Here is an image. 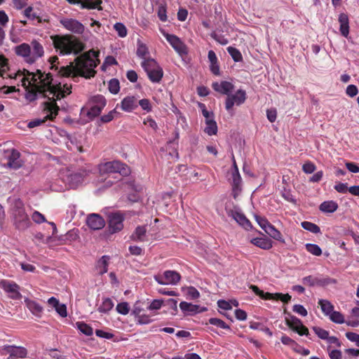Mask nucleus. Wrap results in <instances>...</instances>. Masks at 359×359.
Here are the masks:
<instances>
[{
	"label": "nucleus",
	"instance_id": "1",
	"mask_svg": "<svg viewBox=\"0 0 359 359\" xmlns=\"http://www.w3.org/2000/svg\"><path fill=\"white\" fill-rule=\"evenodd\" d=\"M16 76H23L21 81L26 90L25 98L30 102L35 101L39 95L49 99V95L55 94L59 89V86L53 83V75L41 69L31 72L23 69L19 70Z\"/></svg>",
	"mask_w": 359,
	"mask_h": 359
},
{
	"label": "nucleus",
	"instance_id": "2",
	"mask_svg": "<svg viewBox=\"0 0 359 359\" xmlns=\"http://www.w3.org/2000/svg\"><path fill=\"white\" fill-rule=\"evenodd\" d=\"M74 62H74H71L69 65L61 67L58 74L64 77L72 75L73 78L80 76L86 79H90L95 76L96 72L94 69L97 67V63L94 58L89 55V53H84L77 57Z\"/></svg>",
	"mask_w": 359,
	"mask_h": 359
},
{
	"label": "nucleus",
	"instance_id": "3",
	"mask_svg": "<svg viewBox=\"0 0 359 359\" xmlns=\"http://www.w3.org/2000/svg\"><path fill=\"white\" fill-rule=\"evenodd\" d=\"M54 48L61 55L78 54L84 49V45L72 35H54L51 36Z\"/></svg>",
	"mask_w": 359,
	"mask_h": 359
},
{
	"label": "nucleus",
	"instance_id": "4",
	"mask_svg": "<svg viewBox=\"0 0 359 359\" xmlns=\"http://www.w3.org/2000/svg\"><path fill=\"white\" fill-rule=\"evenodd\" d=\"M11 212L13 224L19 231L27 229L31 224L28 215L25 212L22 201L18 198H13L11 204Z\"/></svg>",
	"mask_w": 359,
	"mask_h": 359
},
{
	"label": "nucleus",
	"instance_id": "5",
	"mask_svg": "<svg viewBox=\"0 0 359 359\" xmlns=\"http://www.w3.org/2000/svg\"><path fill=\"white\" fill-rule=\"evenodd\" d=\"M99 170L101 175L119 173L123 176H126L130 174L128 166L119 161H109L100 164Z\"/></svg>",
	"mask_w": 359,
	"mask_h": 359
},
{
	"label": "nucleus",
	"instance_id": "6",
	"mask_svg": "<svg viewBox=\"0 0 359 359\" xmlns=\"http://www.w3.org/2000/svg\"><path fill=\"white\" fill-rule=\"evenodd\" d=\"M44 104V111L48 112L43 118H35L30 121L27 127L33 128L43 124L47 120H53L58 114L59 107L53 100V102H46Z\"/></svg>",
	"mask_w": 359,
	"mask_h": 359
},
{
	"label": "nucleus",
	"instance_id": "7",
	"mask_svg": "<svg viewBox=\"0 0 359 359\" xmlns=\"http://www.w3.org/2000/svg\"><path fill=\"white\" fill-rule=\"evenodd\" d=\"M250 289L252 290V292L257 296H259L262 299L266 300H280L283 303H288L291 300V296L289 294H283V293H270L265 292L263 290H260L257 285H250Z\"/></svg>",
	"mask_w": 359,
	"mask_h": 359
},
{
	"label": "nucleus",
	"instance_id": "8",
	"mask_svg": "<svg viewBox=\"0 0 359 359\" xmlns=\"http://www.w3.org/2000/svg\"><path fill=\"white\" fill-rule=\"evenodd\" d=\"M107 100L102 95H96L90 100V109L87 113L89 118H93L98 116L102 110L106 106Z\"/></svg>",
	"mask_w": 359,
	"mask_h": 359
},
{
	"label": "nucleus",
	"instance_id": "9",
	"mask_svg": "<svg viewBox=\"0 0 359 359\" xmlns=\"http://www.w3.org/2000/svg\"><path fill=\"white\" fill-rule=\"evenodd\" d=\"M61 175L63 181L67 182L71 188H76L83 182L87 175V172L86 170L72 172L67 170L66 172H62Z\"/></svg>",
	"mask_w": 359,
	"mask_h": 359
},
{
	"label": "nucleus",
	"instance_id": "10",
	"mask_svg": "<svg viewBox=\"0 0 359 359\" xmlns=\"http://www.w3.org/2000/svg\"><path fill=\"white\" fill-rule=\"evenodd\" d=\"M246 99V92L244 90L239 89L235 94L228 95L225 101V108L229 111L232 109L234 104L239 106L243 104Z\"/></svg>",
	"mask_w": 359,
	"mask_h": 359
},
{
	"label": "nucleus",
	"instance_id": "11",
	"mask_svg": "<svg viewBox=\"0 0 359 359\" xmlns=\"http://www.w3.org/2000/svg\"><path fill=\"white\" fill-rule=\"evenodd\" d=\"M124 216L120 212L111 213L109 216V231L113 234L121 231L123 228Z\"/></svg>",
	"mask_w": 359,
	"mask_h": 359
},
{
	"label": "nucleus",
	"instance_id": "12",
	"mask_svg": "<svg viewBox=\"0 0 359 359\" xmlns=\"http://www.w3.org/2000/svg\"><path fill=\"white\" fill-rule=\"evenodd\" d=\"M289 317L285 318L287 325L292 330L297 332L300 336H308L309 332L308 328L304 326L302 321L294 316L288 313Z\"/></svg>",
	"mask_w": 359,
	"mask_h": 359
},
{
	"label": "nucleus",
	"instance_id": "13",
	"mask_svg": "<svg viewBox=\"0 0 359 359\" xmlns=\"http://www.w3.org/2000/svg\"><path fill=\"white\" fill-rule=\"evenodd\" d=\"M60 24L69 32L81 34L85 31L84 25L77 20L72 18H63L60 20Z\"/></svg>",
	"mask_w": 359,
	"mask_h": 359
},
{
	"label": "nucleus",
	"instance_id": "14",
	"mask_svg": "<svg viewBox=\"0 0 359 359\" xmlns=\"http://www.w3.org/2000/svg\"><path fill=\"white\" fill-rule=\"evenodd\" d=\"M0 287L7 293L9 297L13 299H20L22 297L19 292L20 286L13 281L2 280L0 281Z\"/></svg>",
	"mask_w": 359,
	"mask_h": 359
},
{
	"label": "nucleus",
	"instance_id": "15",
	"mask_svg": "<svg viewBox=\"0 0 359 359\" xmlns=\"http://www.w3.org/2000/svg\"><path fill=\"white\" fill-rule=\"evenodd\" d=\"M302 283L309 287H313L315 285L325 286L330 284L337 283V280L330 277L318 278L313 276H308L302 278Z\"/></svg>",
	"mask_w": 359,
	"mask_h": 359
},
{
	"label": "nucleus",
	"instance_id": "16",
	"mask_svg": "<svg viewBox=\"0 0 359 359\" xmlns=\"http://www.w3.org/2000/svg\"><path fill=\"white\" fill-rule=\"evenodd\" d=\"M4 350L9 354L7 359L25 358L27 355V349L22 346H6Z\"/></svg>",
	"mask_w": 359,
	"mask_h": 359
},
{
	"label": "nucleus",
	"instance_id": "17",
	"mask_svg": "<svg viewBox=\"0 0 359 359\" xmlns=\"http://www.w3.org/2000/svg\"><path fill=\"white\" fill-rule=\"evenodd\" d=\"M87 224L93 230H100L105 225V221L99 214L93 213L87 217Z\"/></svg>",
	"mask_w": 359,
	"mask_h": 359
},
{
	"label": "nucleus",
	"instance_id": "18",
	"mask_svg": "<svg viewBox=\"0 0 359 359\" xmlns=\"http://www.w3.org/2000/svg\"><path fill=\"white\" fill-rule=\"evenodd\" d=\"M166 40L170 46L180 54L187 53V48L184 43L177 36L170 34H165Z\"/></svg>",
	"mask_w": 359,
	"mask_h": 359
},
{
	"label": "nucleus",
	"instance_id": "19",
	"mask_svg": "<svg viewBox=\"0 0 359 359\" xmlns=\"http://www.w3.org/2000/svg\"><path fill=\"white\" fill-rule=\"evenodd\" d=\"M29 45L31 46L29 64H33L43 55L44 50L43 46L36 40H33Z\"/></svg>",
	"mask_w": 359,
	"mask_h": 359
},
{
	"label": "nucleus",
	"instance_id": "20",
	"mask_svg": "<svg viewBox=\"0 0 359 359\" xmlns=\"http://www.w3.org/2000/svg\"><path fill=\"white\" fill-rule=\"evenodd\" d=\"M20 154L15 149H12L8 152L6 156L7 162L6 165L8 168L12 169H18L22 166V163L20 159Z\"/></svg>",
	"mask_w": 359,
	"mask_h": 359
},
{
	"label": "nucleus",
	"instance_id": "21",
	"mask_svg": "<svg viewBox=\"0 0 359 359\" xmlns=\"http://www.w3.org/2000/svg\"><path fill=\"white\" fill-rule=\"evenodd\" d=\"M180 308L186 315L190 316L207 311L205 307L201 308L198 305L192 304L187 302H182L180 304Z\"/></svg>",
	"mask_w": 359,
	"mask_h": 359
},
{
	"label": "nucleus",
	"instance_id": "22",
	"mask_svg": "<svg viewBox=\"0 0 359 359\" xmlns=\"http://www.w3.org/2000/svg\"><path fill=\"white\" fill-rule=\"evenodd\" d=\"M242 179L239 174L238 169L232 172V196L234 199L238 196L242 190Z\"/></svg>",
	"mask_w": 359,
	"mask_h": 359
},
{
	"label": "nucleus",
	"instance_id": "23",
	"mask_svg": "<svg viewBox=\"0 0 359 359\" xmlns=\"http://www.w3.org/2000/svg\"><path fill=\"white\" fill-rule=\"evenodd\" d=\"M55 86H59V89L55 94H52V97H49L50 102L54 100L56 102V100H60L72 93V85L65 83L62 86L61 83H58Z\"/></svg>",
	"mask_w": 359,
	"mask_h": 359
},
{
	"label": "nucleus",
	"instance_id": "24",
	"mask_svg": "<svg viewBox=\"0 0 359 359\" xmlns=\"http://www.w3.org/2000/svg\"><path fill=\"white\" fill-rule=\"evenodd\" d=\"M212 87L215 91L227 96L234 88V86L231 82L226 81L220 83L214 82L212 84Z\"/></svg>",
	"mask_w": 359,
	"mask_h": 359
},
{
	"label": "nucleus",
	"instance_id": "25",
	"mask_svg": "<svg viewBox=\"0 0 359 359\" xmlns=\"http://www.w3.org/2000/svg\"><path fill=\"white\" fill-rule=\"evenodd\" d=\"M229 215L231 216L237 223H238L246 230L252 229V226L251 222L243 213L238 211L231 210L230 213H229Z\"/></svg>",
	"mask_w": 359,
	"mask_h": 359
},
{
	"label": "nucleus",
	"instance_id": "26",
	"mask_svg": "<svg viewBox=\"0 0 359 359\" xmlns=\"http://www.w3.org/2000/svg\"><path fill=\"white\" fill-rule=\"evenodd\" d=\"M137 107V99L135 96H127L121 102L123 111L130 112Z\"/></svg>",
	"mask_w": 359,
	"mask_h": 359
},
{
	"label": "nucleus",
	"instance_id": "27",
	"mask_svg": "<svg viewBox=\"0 0 359 359\" xmlns=\"http://www.w3.org/2000/svg\"><path fill=\"white\" fill-rule=\"evenodd\" d=\"M15 53L17 55L22 57L25 62L29 64L31 57V46L29 44L23 43L15 46Z\"/></svg>",
	"mask_w": 359,
	"mask_h": 359
},
{
	"label": "nucleus",
	"instance_id": "28",
	"mask_svg": "<svg viewBox=\"0 0 359 359\" xmlns=\"http://www.w3.org/2000/svg\"><path fill=\"white\" fill-rule=\"evenodd\" d=\"M147 232L146 226H137L130 236V239L136 242H144L147 241Z\"/></svg>",
	"mask_w": 359,
	"mask_h": 359
},
{
	"label": "nucleus",
	"instance_id": "29",
	"mask_svg": "<svg viewBox=\"0 0 359 359\" xmlns=\"http://www.w3.org/2000/svg\"><path fill=\"white\" fill-rule=\"evenodd\" d=\"M339 22L340 24V32L341 34L347 38L349 34V20L348 17L345 13H341L339 15Z\"/></svg>",
	"mask_w": 359,
	"mask_h": 359
},
{
	"label": "nucleus",
	"instance_id": "30",
	"mask_svg": "<svg viewBox=\"0 0 359 359\" xmlns=\"http://www.w3.org/2000/svg\"><path fill=\"white\" fill-rule=\"evenodd\" d=\"M102 0H80L79 4L81 5V8L83 9H97L98 11H102Z\"/></svg>",
	"mask_w": 359,
	"mask_h": 359
},
{
	"label": "nucleus",
	"instance_id": "31",
	"mask_svg": "<svg viewBox=\"0 0 359 359\" xmlns=\"http://www.w3.org/2000/svg\"><path fill=\"white\" fill-rule=\"evenodd\" d=\"M163 273L165 285H176L180 282L181 279V276L180 273L175 271L168 270L165 271Z\"/></svg>",
	"mask_w": 359,
	"mask_h": 359
},
{
	"label": "nucleus",
	"instance_id": "32",
	"mask_svg": "<svg viewBox=\"0 0 359 359\" xmlns=\"http://www.w3.org/2000/svg\"><path fill=\"white\" fill-rule=\"evenodd\" d=\"M251 243L257 247L263 250H269L273 247L272 241L268 238H255L251 240Z\"/></svg>",
	"mask_w": 359,
	"mask_h": 359
},
{
	"label": "nucleus",
	"instance_id": "33",
	"mask_svg": "<svg viewBox=\"0 0 359 359\" xmlns=\"http://www.w3.org/2000/svg\"><path fill=\"white\" fill-rule=\"evenodd\" d=\"M109 259V256L103 255L97 261L96 264V269L100 275H103L107 272Z\"/></svg>",
	"mask_w": 359,
	"mask_h": 359
},
{
	"label": "nucleus",
	"instance_id": "34",
	"mask_svg": "<svg viewBox=\"0 0 359 359\" xmlns=\"http://www.w3.org/2000/svg\"><path fill=\"white\" fill-rule=\"evenodd\" d=\"M26 305L29 310L36 316L40 317L43 312V307L36 302L30 299L25 300Z\"/></svg>",
	"mask_w": 359,
	"mask_h": 359
},
{
	"label": "nucleus",
	"instance_id": "35",
	"mask_svg": "<svg viewBox=\"0 0 359 359\" xmlns=\"http://www.w3.org/2000/svg\"><path fill=\"white\" fill-rule=\"evenodd\" d=\"M147 74L152 83H159L163 76V71L161 67H158L156 69L147 72Z\"/></svg>",
	"mask_w": 359,
	"mask_h": 359
},
{
	"label": "nucleus",
	"instance_id": "36",
	"mask_svg": "<svg viewBox=\"0 0 359 359\" xmlns=\"http://www.w3.org/2000/svg\"><path fill=\"white\" fill-rule=\"evenodd\" d=\"M338 208V204L334 201H324L320 205V210L324 212L332 213Z\"/></svg>",
	"mask_w": 359,
	"mask_h": 359
},
{
	"label": "nucleus",
	"instance_id": "37",
	"mask_svg": "<svg viewBox=\"0 0 359 359\" xmlns=\"http://www.w3.org/2000/svg\"><path fill=\"white\" fill-rule=\"evenodd\" d=\"M206 126L204 129V132L208 135H216L217 133V125L216 121L213 118L205 120Z\"/></svg>",
	"mask_w": 359,
	"mask_h": 359
},
{
	"label": "nucleus",
	"instance_id": "38",
	"mask_svg": "<svg viewBox=\"0 0 359 359\" xmlns=\"http://www.w3.org/2000/svg\"><path fill=\"white\" fill-rule=\"evenodd\" d=\"M141 65L147 73L160 67L157 62L152 58L144 59Z\"/></svg>",
	"mask_w": 359,
	"mask_h": 359
},
{
	"label": "nucleus",
	"instance_id": "39",
	"mask_svg": "<svg viewBox=\"0 0 359 359\" xmlns=\"http://www.w3.org/2000/svg\"><path fill=\"white\" fill-rule=\"evenodd\" d=\"M318 304L320 306L321 310L325 316H330V314L334 311V306L328 300L319 299Z\"/></svg>",
	"mask_w": 359,
	"mask_h": 359
},
{
	"label": "nucleus",
	"instance_id": "40",
	"mask_svg": "<svg viewBox=\"0 0 359 359\" xmlns=\"http://www.w3.org/2000/svg\"><path fill=\"white\" fill-rule=\"evenodd\" d=\"M114 307V302L110 298H104L98 307L97 311L100 313H107L112 309Z\"/></svg>",
	"mask_w": 359,
	"mask_h": 359
},
{
	"label": "nucleus",
	"instance_id": "41",
	"mask_svg": "<svg viewBox=\"0 0 359 359\" xmlns=\"http://www.w3.org/2000/svg\"><path fill=\"white\" fill-rule=\"evenodd\" d=\"M76 326L79 331L86 336H91L93 333V328L85 323L78 322Z\"/></svg>",
	"mask_w": 359,
	"mask_h": 359
},
{
	"label": "nucleus",
	"instance_id": "42",
	"mask_svg": "<svg viewBox=\"0 0 359 359\" xmlns=\"http://www.w3.org/2000/svg\"><path fill=\"white\" fill-rule=\"evenodd\" d=\"M301 225L303 229L313 233H318L320 231V229L318 225L310 222H303Z\"/></svg>",
	"mask_w": 359,
	"mask_h": 359
},
{
	"label": "nucleus",
	"instance_id": "43",
	"mask_svg": "<svg viewBox=\"0 0 359 359\" xmlns=\"http://www.w3.org/2000/svg\"><path fill=\"white\" fill-rule=\"evenodd\" d=\"M8 69V64L7 59L0 55V76H2L3 78L6 76H10L8 74H6L7 70Z\"/></svg>",
	"mask_w": 359,
	"mask_h": 359
},
{
	"label": "nucleus",
	"instance_id": "44",
	"mask_svg": "<svg viewBox=\"0 0 359 359\" xmlns=\"http://www.w3.org/2000/svg\"><path fill=\"white\" fill-rule=\"evenodd\" d=\"M305 248L309 252L315 256H320L322 255L321 248L316 244L306 243Z\"/></svg>",
	"mask_w": 359,
	"mask_h": 359
},
{
	"label": "nucleus",
	"instance_id": "45",
	"mask_svg": "<svg viewBox=\"0 0 359 359\" xmlns=\"http://www.w3.org/2000/svg\"><path fill=\"white\" fill-rule=\"evenodd\" d=\"M208 323L212 325L224 330L231 329L229 325H228L224 321L219 318H211L208 320Z\"/></svg>",
	"mask_w": 359,
	"mask_h": 359
},
{
	"label": "nucleus",
	"instance_id": "46",
	"mask_svg": "<svg viewBox=\"0 0 359 359\" xmlns=\"http://www.w3.org/2000/svg\"><path fill=\"white\" fill-rule=\"evenodd\" d=\"M149 53L148 48L147 46L138 40L137 41V55L138 57L141 58H144L145 56Z\"/></svg>",
	"mask_w": 359,
	"mask_h": 359
},
{
	"label": "nucleus",
	"instance_id": "47",
	"mask_svg": "<svg viewBox=\"0 0 359 359\" xmlns=\"http://www.w3.org/2000/svg\"><path fill=\"white\" fill-rule=\"evenodd\" d=\"M227 51L235 62H240L242 60V55L237 48L229 46L227 48Z\"/></svg>",
	"mask_w": 359,
	"mask_h": 359
},
{
	"label": "nucleus",
	"instance_id": "48",
	"mask_svg": "<svg viewBox=\"0 0 359 359\" xmlns=\"http://www.w3.org/2000/svg\"><path fill=\"white\" fill-rule=\"evenodd\" d=\"M108 88L112 94H117L120 90L119 81L116 79H112L109 81Z\"/></svg>",
	"mask_w": 359,
	"mask_h": 359
},
{
	"label": "nucleus",
	"instance_id": "49",
	"mask_svg": "<svg viewBox=\"0 0 359 359\" xmlns=\"http://www.w3.org/2000/svg\"><path fill=\"white\" fill-rule=\"evenodd\" d=\"M329 316H330V319L335 323L342 324V323H345L344 316L342 315V313H341L339 311H334L330 314Z\"/></svg>",
	"mask_w": 359,
	"mask_h": 359
},
{
	"label": "nucleus",
	"instance_id": "50",
	"mask_svg": "<svg viewBox=\"0 0 359 359\" xmlns=\"http://www.w3.org/2000/svg\"><path fill=\"white\" fill-rule=\"evenodd\" d=\"M114 29L117 32L118 35L123 38L127 36L128 31L126 27L121 22H116L114 25Z\"/></svg>",
	"mask_w": 359,
	"mask_h": 359
},
{
	"label": "nucleus",
	"instance_id": "51",
	"mask_svg": "<svg viewBox=\"0 0 359 359\" xmlns=\"http://www.w3.org/2000/svg\"><path fill=\"white\" fill-rule=\"evenodd\" d=\"M138 104L143 110L146 111L147 112H150L152 110V105L149 99L144 98L139 101L137 100V105Z\"/></svg>",
	"mask_w": 359,
	"mask_h": 359
},
{
	"label": "nucleus",
	"instance_id": "52",
	"mask_svg": "<svg viewBox=\"0 0 359 359\" xmlns=\"http://www.w3.org/2000/svg\"><path fill=\"white\" fill-rule=\"evenodd\" d=\"M116 309L118 313L122 315H127L130 311L129 306L127 302H121L118 304Z\"/></svg>",
	"mask_w": 359,
	"mask_h": 359
},
{
	"label": "nucleus",
	"instance_id": "53",
	"mask_svg": "<svg viewBox=\"0 0 359 359\" xmlns=\"http://www.w3.org/2000/svg\"><path fill=\"white\" fill-rule=\"evenodd\" d=\"M256 222L260 226V227L265 231L271 224L265 218L259 215L255 216Z\"/></svg>",
	"mask_w": 359,
	"mask_h": 359
},
{
	"label": "nucleus",
	"instance_id": "54",
	"mask_svg": "<svg viewBox=\"0 0 359 359\" xmlns=\"http://www.w3.org/2000/svg\"><path fill=\"white\" fill-rule=\"evenodd\" d=\"M313 330L322 339H327L329 336V332L320 327H313Z\"/></svg>",
	"mask_w": 359,
	"mask_h": 359
},
{
	"label": "nucleus",
	"instance_id": "55",
	"mask_svg": "<svg viewBox=\"0 0 359 359\" xmlns=\"http://www.w3.org/2000/svg\"><path fill=\"white\" fill-rule=\"evenodd\" d=\"M316 170V165L311 161L306 162L302 166V170L306 174H311Z\"/></svg>",
	"mask_w": 359,
	"mask_h": 359
},
{
	"label": "nucleus",
	"instance_id": "56",
	"mask_svg": "<svg viewBox=\"0 0 359 359\" xmlns=\"http://www.w3.org/2000/svg\"><path fill=\"white\" fill-rule=\"evenodd\" d=\"M32 219L37 224H41L46 222L45 216L36 210L33 212Z\"/></svg>",
	"mask_w": 359,
	"mask_h": 359
},
{
	"label": "nucleus",
	"instance_id": "57",
	"mask_svg": "<svg viewBox=\"0 0 359 359\" xmlns=\"http://www.w3.org/2000/svg\"><path fill=\"white\" fill-rule=\"evenodd\" d=\"M137 323L140 325H147L151 323L152 320L149 315L141 314L136 318Z\"/></svg>",
	"mask_w": 359,
	"mask_h": 359
},
{
	"label": "nucleus",
	"instance_id": "58",
	"mask_svg": "<svg viewBox=\"0 0 359 359\" xmlns=\"http://www.w3.org/2000/svg\"><path fill=\"white\" fill-rule=\"evenodd\" d=\"M187 295L191 299H196L199 297L200 293L194 287L190 286L187 288Z\"/></svg>",
	"mask_w": 359,
	"mask_h": 359
},
{
	"label": "nucleus",
	"instance_id": "59",
	"mask_svg": "<svg viewBox=\"0 0 359 359\" xmlns=\"http://www.w3.org/2000/svg\"><path fill=\"white\" fill-rule=\"evenodd\" d=\"M346 93L348 96L353 97L358 93V89L356 86L350 84L346 87Z\"/></svg>",
	"mask_w": 359,
	"mask_h": 359
},
{
	"label": "nucleus",
	"instance_id": "60",
	"mask_svg": "<svg viewBox=\"0 0 359 359\" xmlns=\"http://www.w3.org/2000/svg\"><path fill=\"white\" fill-rule=\"evenodd\" d=\"M158 17L162 22H166L168 20L166 15V7L164 5H161L158 10Z\"/></svg>",
	"mask_w": 359,
	"mask_h": 359
},
{
	"label": "nucleus",
	"instance_id": "61",
	"mask_svg": "<svg viewBox=\"0 0 359 359\" xmlns=\"http://www.w3.org/2000/svg\"><path fill=\"white\" fill-rule=\"evenodd\" d=\"M117 114L116 109L110 111L107 114L102 116L100 120L102 123H109L114 118V114Z\"/></svg>",
	"mask_w": 359,
	"mask_h": 359
},
{
	"label": "nucleus",
	"instance_id": "62",
	"mask_svg": "<svg viewBox=\"0 0 359 359\" xmlns=\"http://www.w3.org/2000/svg\"><path fill=\"white\" fill-rule=\"evenodd\" d=\"M292 311L302 316H306L308 313L306 309L301 304L294 305Z\"/></svg>",
	"mask_w": 359,
	"mask_h": 359
},
{
	"label": "nucleus",
	"instance_id": "63",
	"mask_svg": "<svg viewBox=\"0 0 359 359\" xmlns=\"http://www.w3.org/2000/svg\"><path fill=\"white\" fill-rule=\"evenodd\" d=\"M143 123L144 125L150 127L154 130H156L158 128L156 122L150 116H148L147 118H145L143 121Z\"/></svg>",
	"mask_w": 359,
	"mask_h": 359
},
{
	"label": "nucleus",
	"instance_id": "64",
	"mask_svg": "<svg viewBox=\"0 0 359 359\" xmlns=\"http://www.w3.org/2000/svg\"><path fill=\"white\" fill-rule=\"evenodd\" d=\"M266 116L271 123H273L277 118V111L276 109H269L266 110Z\"/></svg>",
	"mask_w": 359,
	"mask_h": 359
}]
</instances>
